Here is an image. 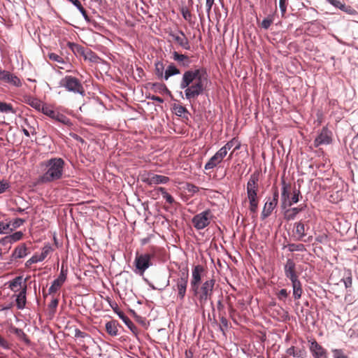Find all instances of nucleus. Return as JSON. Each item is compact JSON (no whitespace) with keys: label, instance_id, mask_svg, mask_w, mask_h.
Wrapping results in <instances>:
<instances>
[{"label":"nucleus","instance_id":"f257e3e1","mask_svg":"<svg viewBox=\"0 0 358 358\" xmlns=\"http://www.w3.org/2000/svg\"><path fill=\"white\" fill-rule=\"evenodd\" d=\"M206 80V73L203 69L187 70L182 75L180 87L185 90L186 99L191 101L203 93Z\"/></svg>","mask_w":358,"mask_h":358},{"label":"nucleus","instance_id":"f03ea898","mask_svg":"<svg viewBox=\"0 0 358 358\" xmlns=\"http://www.w3.org/2000/svg\"><path fill=\"white\" fill-rule=\"evenodd\" d=\"M66 163L61 157H52L40 163L43 173L38 178V183L48 184L63 178Z\"/></svg>","mask_w":358,"mask_h":358},{"label":"nucleus","instance_id":"7ed1b4c3","mask_svg":"<svg viewBox=\"0 0 358 358\" xmlns=\"http://www.w3.org/2000/svg\"><path fill=\"white\" fill-rule=\"evenodd\" d=\"M215 284V279L210 278L205 280L201 284L190 288V292H192L193 296L196 297L201 308L203 309L208 301L211 299Z\"/></svg>","mask_w":358,"mask_h":358},{"label":"nucleus","instance_id":"20e7f679","mask_svg":"<svg viewBox=\"0 0 358 358\" xmlns=\"http://www.w3.org/2000/svg\"><path fill=\"white\" fill-rule=\"evenodd\" d=\"M259 172L257 171L250 175L247 182L246 189L248 199L250 203L249 209L253 214H256L258 209L259 199L257 196V192L259 190Z\"/></svg>","mask_w":358,"mask_h":358},{"label":"nucleus","instance_id":"39448f33","mask_svg":"<svg viewBox=\"0 0 358 358\" xmlns=\"http://www.w3.org/2000/svg\"><path fill=\"white\" fill-rule=\"evenodd\" d=\"M189 280L188 270L179 273L178 277L173 280L172 289L176 293V300L182 302L186 295Z\"/></svg>","mask_w":358,"mask_h":358},{"label":"nucleus","instance_id":"423d86ee","mask_svg":"<svg viewBox=\"0 0 358 358\" xmlns=\"http://www.w3.org/2000/svg\"><path fill=\"white\" fill-rule=\"evenodd\" d=\"M60 87H64L66 91L74 94H85V89L81 81L72 76H66L59 82Z\"/></svg>","mask_w":358,"mask_h":358},{"label":"nucleus","instance_id":"0eeeda50","mask_svg":"<svg viewBox=\"0 0 358 358\" xmlns=\"http://www.w3.org/2000/svg\"><path fill=\"white\" fill-rule=\"evenodd\" d=\"M213 218V215L210 209H207L200 213L195 215L192 222L194 227L197 230H201L207 227Z\"/></svg>","mask_w":358,"mask_h":358},{"label":"nucleus","instance_id":"6e6552de","mask_svg":"<svg viewBox=\"0 0 358 358\" xmlns=\"http://www.w3.org/2000/svg\"><path fill=\"white\" fill-rule=\"evenodd\" d=\"M152 255L148 253L141 255L137 253L134 260L136 267L135 272L140 275H143L145 270L152 265Z\"/></svg>","mask_w":358,"mask_h":358},{"label":"nucleus","instance_id":"1a4fd4ad","mask_svg":"<svg viewBox=\"0 0 358 358\" xmlns=\"http://www.w3.org/2000/svg\"><path fill=\"white\" fill-rule=\"evenodd\" d=\"M141 180L148 185L166 184L170 179L169 177L157 175L152 172L145 173L141 175Z\"/></svg>","mask_w":358,"mask_h":358},{"label":"nucleus","instance_id":"9d476101","mask_svg":"<svg viewBox=\"0 0 358 358\" xmlns=\"http://www.w3.org/2000/svg\"><path fill=\"white\" fill-rule=\"evenodd\" d=\"M278 190L277 188H275L273 194V198L269 199V200L266 202L264 206L261 215L263 220L268 217L271 214L273 209L276 207L278 202Z\"/></svg>","mask_w":358,"mask_h":358},{"label":"nucleus","instance_id":"9b49d317","mask_svg":"<svg viewBox=\"0 0 358 358\" xmlns=\"http://www.w3.org/2000/svg\"><path fill=\"white\" fill-rule=\"evenodd\" d=\"M226 156L227 155L220 149L205 164V170H210L217 167L220 164H221Z\"/></svg>","mask_w":358,"mask_h":358},{"label":"nucleus","instance_id":"f8f14e48","mask_svg":"<svg viewBox=\"0 0 358 358\" xmlns=\"http://www.w3.org/2000/svg\"><path fill=\"white\" fill-rule=\"evenodd\" d=\"M282 192H281V201L282 208L290 207L292 201H289L292 187L290 184L285 182V180H282Z\"/></svg>","mask_w":358,"mask_h":358},{"label":"nucleus","instance_id":"ddd939ff","mask_svg":"<svg viewBox=\"0 0 358 358\" xmlns=\"http://www.w3.org/2000/svg\"><path fill=\"white\" fill-rule=\"evenodd\" d=\"M67 275V268H64V265L62 264L61 268V272L59 277L55 280L48 289V292L50 294L56 292L59 288L62 287L63 283L65 282Z\"/></svg>","mask_w":358,"mask_h":358},{"label":"nucleus","instance_id":"4468645a","mask_svg":"<svg viewBox=\"0 0 358 358\" xmlns=\"http://www.w3.org/2000/svg\"><path fill=\"white\" fill-rule=\"evenodd\" d=\"M331 142V131L327 127H323L318 136L314 141V145L317 148L321 145H327Z\"/></svg>","mask_w":358,"mask_h":358},{"label":"nucleus","instance_id":"2eb2a0df","mask_svg":"<svg viewBox=\"0 0 358 358\" xmlns=\"http://www.w3.org/2000/svg\"><path fill=\"white\" fill-rule=\"evenodd\" d=\"M204 268L202 265L198 264L194 266L192 271V278L190 280V288L201 284L202 273Z\"/></svg>","mask_w":358,"mask_h":358},{"label":"nucleus","instance_id":"dca6fc26","mask_svg":"<svg viewBox=\"0 0 358 358\" xmlns=\"http://www.w3.org/2000/svg\"><path fill=\"white\" fill-rule=\"evenodd\" d=\"M310 350L314 358H327V350L315 340L310 343Z\"/></svg>","mask_w":358,"mask_h":358},{"label":"nucleus","instance_id":"f3484780","mask_svg":"<svg viewBox=\"0 0 358 358\" xmlns=\"http://www.w3.org/2000/svg\"><path fill=\"white\" fill-rule=\"evenodd\" d=\"M3 73V74L2 75L3 76L1 80V82L12 85L17 87H20L22 85L21 80L17 76L6 70H4Z\"/></svg>","mask_w":358,"mask_h":358},{"label":"nucleus","instance_id":"a211bd4d","mask_svg":"<svg viewBox=\"0 0 358 358\" xmlns=\"http://www.w3.org/2000/svg\"><path fill=\"white\" fill-rule=\"evenodd\" d=\"M284 270L285 276L289 280L299 278V275L296 271V264L292 259H288L287 260Z\"/></svg>","mask_w":358,"mask_h":358},{"label":"nucleus","instance_id":"6ab92c4d","mask_svg":"<svg viewBox=\"0 0 358 358\" xmlns=\"http://www.w3.org/2000/svg\"><path fill=\"white\" fill-rule=\"evenodd\" d=\"M48 57L50 60L57 62L59 64L58 66L59 69L66 70L67 72L71 71V69H69V67H71V64L66 62L62 56L56 53L51 52L48 55Z\"/></svg>","mask_w":358,"mask_h":358},{"label":"nucleus","instance_id":"aec40b11","mask_svg":"<svg viewBox=\"0 0 358 358\" xmlns=\"http://www.w3.org/2000/svg\"><path fill=\"white\" fill-rule=\"evenodd\" d=\"M180 36L176 34H171L173 39L183 49L189 50L191 47L188 38L186 37L183 31H179Z\"/></svg>","mask_w":358,"mask_h":358},{"label":"nucleus","instance_id":"412c9836","mask_svg":"<svg viewBox=\"0 0 358 358\" xmlns=\"http://www.w3.org/2000/svg\"><path fill=\"white\" fill-rule=\"evenodd\" d=\"M232 147H234V150L230 153L229 156V159H231L232 157V155L234 151L239 150L241 148V143L236 138H233L231 141H228L224 146H222L220 149L227 155L228 151L231 149Z\"/></svg>","mask_w":358,"mask_h":358},{"label":"nucleus","instance_id":"4be33fe9","mask_svg":"<svg viewBox=\"0 0 358 358\" xmlns=\"http://www.w3.org/2000/svg\"><path fill=\"white\" fill-rule=\"evenodd\" d=\"M290 281L293 289V297L294 300H299L301 298L303 293L302 283L299 280V278L294 279Z\"/></svg>","mask_w":358,"mask_h":358},{"label":"nucleus","instance_id":"5701e85b","mask_svg":"<svg viewBox=\"0 0 358 358\" xmlns=\"http://www.w3.org/2000/svg\"><path fill=\"white\" fill-rule=\"evenodd\" d=\"M327 1L334 7L339 8L348 14L353 15L356 13L355 10L350 6H348L338 0H327Z\"/></svg>","mask_w":358,"mask_h":358},{"label":"nucleus","instance_id":"b1692460","mask_svg":"<svg viewBox=\"0 0 358 358\" xmlns=\"http://www.w3.org/2000/svg\"><path fill=\"white\" fill-rule=\"evenodd\" d=\"M26 292H27V285L25 282L23 284V287H22V290L20 291L18 294H17L16 298V306L18 309H23L26 305Z\"/></svg>","mask_w":358,"mask_h":358},{"label":"nucleus","instance_id":"393cba45","mask_svg":"<svg viewBox=\"0 0 358 358\" xmlns=\"http://www.w3.org/2000/svg\"><path fill=\"white\" fill-rule=\"evenodd\" d=\"M24 234L22 231H16L11 235L6 236L1 238L0 243L3 244L13 243L22 238Z\"/></svg>","mask_w":358,"mask_h":358},{"label":"nucleus","instance_id":"a878e982","mask_svg":"<svg viewBox=\"0 0 358 358\" xmlns=\"http://www.w3.org/2000/svg\"><path fill=\"white\" fill-rule=\"evenodd\" d=\"M173 59L179 62L180 64L184 67H188L190 64V59L188 56L182 54H179L178 52H173Z\"/></svg>","mask_w":358,"mask_h":358},{"label":"nucleus","instance_id":"bb28decb","mask_svg":"<svg viewBox=\"0 0 358 358\" xmlns=\"http://www.w3.org/2000/svg\"><path fill=\"white\" fill-rule=\"evenodd\" d=\"M287 354L294 357L303 358L306 355V351L304 348H298L292 346L286 351Z\"/></svg>","mask_w":358,"mask_h":358},{"label":"nucleus","instance_id":"cd10ccee","mask_svg":"<svg viewBox=\"0 0 358 358\" xmlns=\"http://www.w3.org/2000/svg\"><path fill=\"white\" fill-rule=\"evenodd\" d=\"M118 323L115 320H110L106 324V331L111 336H116L118 334Z\"/></svg>","mask_w":358,"mask_h":358},{"label":"nucleus","instance_id":"c85d7f7f","mask_svg":"<svg viewBox=\"0 0 358 358\" xmlns=\"http://www.w3.org/2000/svg\"><path fill=\"white\" fill-rule=\"evenodd\" d=\"M303 210V206L292 208L285 212V218L287 220H293L298 213Z\"/></svg>","mask_w":358,"mask_h":358},{"label":"nucleus","instance_id":"c756f323","mask_svg":"<svg viewBox=\"0 0 358 358\" xmlns=\"http://www.w3.org/2000/svg\"><path fill=\"white\" fill-rule=\"evenodd\" d=\"M22 287H23V285L22 278L21 276L16 277L10 282L9 288L15 292H20V291L22 290Z\"/></svg>","mask_w":358,"mask_h":358},{"label":"nucleus","instance_id":"7c9ffc66","mask_svg":"<svg viewBox=\"0 0 358 358\" xmlns=\"http://www.w3.org/2000/svg\"><path fill=\"white\" fill-rule=\"evenodd\" d=\"M295 234L297 236V240L301 241L306 236L305 224L303 222L299 221L294 224Z\"/></svg>","mask_w":358,"mask_h":358},{"label":"nucleus","instance_id":"2f4dec72","mask_svg":"<svg viewBox=\"0 0 358 358\" xmlns=\"http://www.w3.org/2000/svg\"><path fill=\"white\" fill-rule=\"evenodd\" d=\"M118 316L133 333H136V326L124 313L120 312Z\"/></svg>","mask_w":358,"mask_h":358},{"label":"nucleus","instance_id":"473e14b6","mask_svg":"<svg viewBox=\"0 0 358 358\" xmlns=\"http://www.w3.org/2000/svg\"><path fill=\"white\" fill-rule=\"evenodd\" d=\"M27 248L25 244H22L15 248L12 255L15 259L22 258L27 255Z\"/></svg>","mask_w":358,"mask_h":358},{"label":"nucleus","instance_id":"72a5a7b5","mask_svg":"<svg viewBox=\"0 0 358 358\" xmlns=\"http://www.w3.org/2000/svg\"><path fill=\"white\" fill-rule=\"evenodd\" d=\"M180 71L173 64L169 65L164 72V79L167 80L171 76L180 74Z\"/></svg>","mask_w":358,"mask_h":358},{"label":"nucleus","instance_id":"f704fd0d","mask_svg":"<svg viewBox=\"0 0 358 358\" xmlns=\"http://www.w3.org/2000/svg\"><path fill=\"white\" fill-rule=\"evenodd\" d=\"M27 104H29L32 108H35L38 111L41 112V108H43L45 103L41 101L39 99L36 98H29L27 100Z\"/></svg>","mask_w":358,"mask_h":358},{"label":"nucleus","instance_id":"c9c22d12","mask_svg":"<svg viewBox=\"0 0 358 358\" xmlns=\"http://www.w3.org/2000/svg\"><path fill=\"white\" fill-rule=\"evenodd\" d=\"M155 75L159 78H164V66L163 62L161 61H158L155 63Z\"/></svg>","mask_w":358,"mask_h":358},{"label":"nucleus","instance_id":"e433bc0d","mask_svg":"<svg viewBox=\"0 0 358 358\" xmlns=\"http://www.w3.org/2000/svg\"><path fill=\"white\" fill-rule=\"evenodd\" d=\"M41 112L44 115L50 117L53 120H55V117H56L57 113V112L54 110L50 106H47L45 104L44 105L43 108H41Z\"/></svg>","mask_w":358,"mask_h":358},{"label":"nucleus","instance_id":"4c0bfd02","mask_svg":"<svg viewBox=\"0 0 358 358\" xmlns=\"http://www.w3.org/2000/svg\"><path fill=\"white\" fill-rule=\"evenodd\" d=\"M55 120L62 123L64 125L71 126L72 123L69 117L66 115L57 112L56 117H55Z\"/></svg>","mask_w":358,"mask_h":358},{"label":"nucleus","instance_id":"58836bf2","mask_svg":"<svg viewBox=\"0 0 358 358\" xmlns=\"http://www.w3.org/2000/svg\"><path fill=\"white\" fill-rule=\"evenodd\" d=\"M13 332L21 340L24 341L26 343H29L30 341L27 336V335L22 330L18 328H13Z\"/></svg>","mask_w":358,"mask_h":358},{"label":"nucleus","instance_id":"ea45409f","mask_svg":"<svg viewBox=\"0 0 358 358\" xmlns=\"http://www.w3.org/2000/svg\"><path fill=\"white\" fill-rule=\"evenodd\" d=\"M0 112L6 113H15V111L10 103L0 101Z\"/></svg>","mask_w":358,"mask_h":358},{"label":"nucleus","instance_id":"a19ab883","mask_svg":"<svg viewBox=\"0 0 358 358\" xmlns=\"http://www.w3.org/2000/svg\"><path fill=\"white\" fill-rule=\"evenodd\" d=\"M173 108L174 110L175 114L180 117L182 116V115L185 113H189L187 109L185 106L180 104L175 103L173 106Z\"/></svg>","mask_w":358,"mask_h":358},{"label":"nucleus","instance_id":"79ce46f5","mask_svg":"<svg viewBox=\"0 0 358 358\" xmlns=\"http://www.w3.org/2000/svg\"><path fill=\"white\" fill-rule=\"evenodd\" d=\"M157 191L160 192L162 194L163 197L169 204H173L175 202L173 197L166 191V189L164 187H158Z\"/></svg>","mask_w":358,"mask_h":358},{"label":"nucleus","instance_id":"37998d69","mask_svg":"<svg viewBox=\"0 0 358 358\" xmlns=\"http://www.w3.org/2000/svg\"><path fill=\"white\" fill-rule=\"evenodd\" d=\"M25 222V220L22 218H16L13 221L9 222L10 223V231H13L14 229L20 227Z\"/></svg>","mask_w":358,"mask_h":358},{"label":"nucleus","instance_id":"c03bdc74","mask_svg":"<svg viewBox=\"0 0 358 358\" xmlns=\"http://www.w3.org/2000/svg\"><path fill=\"white\" fill-rule=\"evenodd\" d=\"M287 248L289 251L290 252H294V251H304L306 250V248L304 245L299 243V244H295V243H290L287 245Z\"/></svg>","mask_w":358,"mask_h":358},{"label":"nucleus","instance_id":"a18cd8bd","mask_svg":"<svg viewBox=\"0 0 358 358\" xmlns=\"http://www.w3.org/2000/svg\"><path fill=\"white\" fill-rule=\"evenodd\" d=\"M299 196L301 197L299 189H296L294 187L292 191V195L289 197V201H292V205L296 203L299 201Z\"/></svg>","mask_w":358,"mask_h":358},{"label":"nucleus","instance_id":"49530a36","mask_svg":"<svg viewBox=\"0 0 358 358\" xmlns=\"http://www.w3.org/2000/svg\"><path fill=\"white\" fill-rule=\"evenodd\" d=\"M43 261L39 255L35 254L29 259L26 262L25 266L30 267L31 264Z\"/></svg>","mask_w":358,"mask_h":358},{"label":"nucleus","instance_id":"de8ad7c7","mask_svg":"<svg viewBox=\"0 0 358 358\" xmlns=\"http://www.w3.org/2000/svg\"><path fill=\"white\" fill-rule=\"evenodd\" d=\"M220 321V329L221 331H224V329H227L229 327V322L227 319L226 318L224 313L219 314Z\"/></svg>","mask_w":358,"mask_h":358},{"label":"nucleus","instance_id":"09e8293b","mask_svg":"<svg viewBox=\"0 0 358 358\" xmlns=\"http://www.w3.org/2000/svg\"><path fill=\"white\" fill-rule=\"evenodd\" d=\"M289 294V292H287L286 289H282L276 294V296L278 300L285 301Z\"/></svg>","mask_w":358,"mask_h":358},{"label":"nucleus","instance_id":"8fccbe9b","mask_svg":"<svg viewBox=\"0 0 358 358\" xmlns=\"http://www.w3.org/2000/svg\"><path fill=\"white\" fill-rule=\"evenodd\" d=\"M10 223L4 222L3 221L0 222V234H7L10 231Z\"/></svg>","mask_w":358,"mask_h":358},{"label":"nucleus","instance_id":"3c124183","mask_svg":"<svg viewBox=\"0 0 358 358\" xmlns=\"http://www.w3.org/2000/svg\"><path fill=\"white\" fill-rule=\"evenodd\" d=\"M181 13L185 20L190 22L192 20V14L187 7L181 8Z\"/></svg>","mask_w":358,"mask_h":358},{"label":"nucleus","instance_id":"603ef678","mask_svg":"<svg viewBox=\"0 0 358 358\" xmlns=\"http://www.w3.org/2000/svg\"><path fill=\"white\" fill-rule=\"evenodd\" d=\"M342 280L343 281L346 288H350L352 287V275L350 273H348L345 276H344Z\"/></svg>","mask_w":358,"mask_h":358},{"label":"nucleus","instance_id":"864d4df0","mask_svg":"<svg viewBox=\"0 0 358 358\" xmlns=\"http://www.w3.org/2000/svg\"><path fill=\"white\" fill-rule=\"evenodd\" d=\"M186 189L188 192L195 194L199 192V188L194 184L187 183Z\"/></svg>","mask_w":358,"mask_h":358},{"label":"nucleus","instance_id":"5fc2aeb1","mask_svg":"<svg viewBox=\"0 0 358 358\" xmlns=\"http://www.w3.org/2000/svg\"><path fill=\"white\" fill-rule=\"evenodd\" d=\"M51 250H52V248H51L50 246H45V247H43V249H42V252L39 255V256L41 257V259L43 260H44L46 258V257L48 256V255L50 253Z\"/></svg>","mask_w":358,"mask_h":358},{"label":"nucleus","instance_id":"6e6d98bb","mask_svg":"<svg viewBox=\"0 0 358 358\" xmlns=\"http://www.w3.org/2000/svg\"><path fill=\"white\" fill-rule=\"evenodd\" d=\"M153 86L156 90H158L159 92H169V90L164 84L155 83L153 84Z\"/></svg>","mask_w":358,"mask_h":358},{"label":"nucleus","instance_id":"4d7b16f0","mask_svg":"<svg viewBox=\"0 0 358 358\" xmlns=\"http://www.w3.org/2000/svg\"><path fill=\"white\" fill-rule=\"evenodd\" d=\"M273 23V20L271 18H265L262 20V27L265 29H267L269 28V27L271 25V24Z\"/></svg>","mask_w":358,"mask_h":358},{"label":"nucleus","instance_id":"13d9d810","mask_svg":"<svg viewBox=\"0 0 358 358\" xmlns=\"http://www.w3.org/2000/svg\"><path fill=\"white\" fill-rule=\"evenodd\" d=\"M9 187V182L4 180H0V194L5 192Z\"/></svg>","mask_w":358,"mask_h":358},{"label":"nucleus","instance_id":"bf43d9fd","mask_svg":"<svg viewBox=\"0 0 358 358\" xmlns=\"http://www.w3.org/2000/svg\"><path fill=\"white\" fill-rule=\"evenodd\" d=\"M334 358H347V356L344 354L341 350H333Z\"/></svg>","mask_w":358,"mask_h":358},{"label":"nucleus","instance_id":"052dcab7","mask_svg":"<svg viewBox=\"0 0 358 358\" xmlns=\"http://www.w3.org/2000/svg\"><path fill=\"white\" fill-rule=\"evenodd\" d=\"M279 6L280 9L282 12V15L285 13L287 10L286 0H280L279 1Z\"/></svg>","mask_w":358,"mask_h":358},{"label":"nucleus","instance_id":"680f3d73","mask_svg":"<svg viewBox=\"0 0 358 358\" xmlns=\"http://www.w3.org/2000/svg\"><path fill=\"white\" fill-rule=\"evenodd\" d=\"M87 336V334L85 332L82 331L79 329H76L75 330V337L76 338H85Z\"/></svg>","mask_w":358,"mask_h":358},{"label":"nucleus","instance_id":"e2e57ef3","mask_svg":"<svg viewBox=\"0 0 358 358\" xmlns=\"http://www.w3.org/2000/svg\"><path fill=\"white\" fill-rule=\"evenodd\" d=\"M213 3H214V0H206V12L208 14L210 13V10H211Z\"/></svg>","mask_w":358,"mask_h":358},{"label":"nucleus","instance_id":"0e129e2a","mask_svg":"<svg viewBox=\"0 0 358 358\" xmlns=\"http://www.w3.org/2000/svg\"><path fill=\"white\" fill-rule=\"evenodd\" d=\"M78 9L80 11V13H82L83 16L84 17V18L87 20V21H90V18L87 15V11L86 10L83 8V6L81 5L79 8H78Z\"/></svg>","mask_w":358,"mask_h":358},{"label":"nucleus","instance_id":"69168bd1","mask_svg":"<svg viewBox=\"0 0 358 358\" xmlns=\"http://www.w3.org/2000/svg\"><path fill=\"white\" fill-rule=\"evenodd\" d=\"M0 346L3 347V348H8V342L0 336Z\"/></svg>","mask_w":358,"mask_h":358},{"label":"nucleus","instance_id":"338daca9","mask_svg":"<svg viewBox=\"0 0 358 358\" xmlns=\"http://www.w3.org/2000/svg\"><path fill=\"white\" fill-rule=\"evenodd\" d=\"M58 303H59V301L57 299H54L52 300V301L50 302L49 306L50 308H56L57 306H58Z\"/></svg>","mask_w":358,"mask_h":358},{"label":"nucleus","instance_id":"774afa93","mask_svg":"<svg viewBox=\"0 0 358 358\" xmlns=\"http://www.w3.org/2000/svg\"><path fill=\"white\" fill-rule=\"evenodd\" d=\"M235 312H236V310L233 307L232 304L231 303H229V316L231 318L233 317Z\"/></svg>","mask_w":358,"mask_h":358}]
</instances>
